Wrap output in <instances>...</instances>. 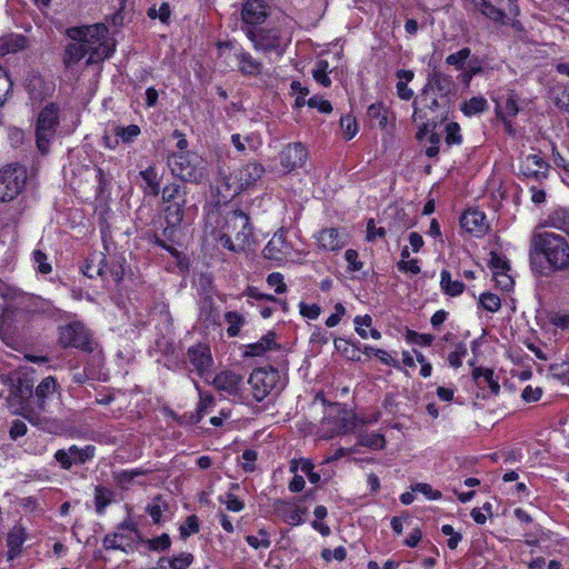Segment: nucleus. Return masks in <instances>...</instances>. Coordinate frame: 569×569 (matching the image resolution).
<instances>
[{
	"mask_svg": "<svg viewBox=\"0 0 569 569\" xmlns=\"http://www.w3.org/2000/svg\"><path fill=\"white\" fill-rule=\"evenodd\" d=\"M144 472L140 469L134 470H124L114 473V480L120 487H126L129 485L136 477L143 475Z\"/></svg>",
	"mask_w": 569,
	"mask_h": 569,
	"instance_id": "52",
	"label": "nucleus"
},
{
	"mask_svg": "<svg viewBox=\"0 0 569 569\" xmlns=\"http://www.w3.org/2000/svg\"><path fill=\"white\" fill-rule=\"evenodd\" d=\"M199 531L198 518L194 515L188 516L184 523L180 527V533L183 538H187Z\"/></svg>",
	"mask_w": 569,
	"mask_h": 569,
	"instance_id": "56",
	"label": "nucleus"
},
{
	"mask_svg": "<svg viewBox=\"0 0 569 569\" xmlns=\"http://www.w3.org/2000/svg\"><path fill=\"white\" fill-rule=\"evenodd\" d=\"M241 467L244 471L251 472L254 470V461L257 460V452L252 449H247L241 456Z\"/></svg>",
	"mask_w": 569,
	"mask_h": 569,
	"instance_id": "63",
	"label": "nucleus"
},
{
	"mask_svg": "<svg viewBox=\"0 0 569 569\" xmlns=\"http://www.w3.org/2000/svg\"><path fill=\"white\" fill-rule=\"evenodd\" d=\"M291 247L287 241L286 232L279 230L269 240L263 249V256L270 260H282L290 254Z\"/></svg>",
	"mask_w": 569,
	"mask_h": 569,
	"instance_id": "20",
	"label": "nucleus"
},
{
	"mask_svg": "<svg viewBox=\"0 0 569 569\" xmlns=\"http://www.w3.org/2000/svg\"><path fill=\"white\" fill-rule=\"evenodd\" d=\"M59 342L64 348L73 347L86 351L92 350L89 331L77 321L59 327Z\"/></svg>",
	"mask_w": 569,
	"mask_h": 569,
	"instance_id": "12",
	"label": "nucleus"
},
{
	"mask_svg": "<svg viewBox=\"0 0 569 569\" xmlns=\"http://www.w3.org/2000/svg\"><path fill=\"white\" fill-rule=\"evenodd\" d=\"M279 371L270 368L254 369L249 377V385L252 389V395L257 401H262L267 396L277 387L279 382Z\"/></svg>",
	"mask_w": 569,
	"mask_h": 569,
	"instance_id": "10",
	"label": "nucleus"
},
{
	"mask_svg": "<svg viewBox=\"0 0 569 569\" xmlns=\"http://www.w3.org/2000/svg\"><path fill=\"white\" fill-rule=\"evenodd\" d=\"M82 272L88 278L103 277L104 271V257L102 253H93L87 260L82 267Z\"/></svg>",
	"mask_w": 569,
	"mask_h": 569,
	"instance_id": "31",
	"label": "nucleus"
},
{
	"mask_svg": "<svg viewBox=\"0 0 569 569\" xmlns=\"http://www.w3.org/2000/svg\"><path fill=\"white\" fill-rule=\"evenodd\" d=\"M259 536H247L246 540L249 546H251L254 549L259 548H269L271 545V541L268 537V533L264 529L259 530Z\"/></svg>",
	"mask_w": 569,
	"mask_h": 569,
	"instance_id": "50",
	"label": "nucleus"
},
{
	"mask_svg": "<svg viewBox=\"0 0 569 569\" xmlns=\"http://www.w3.org/2000/svg\"><path fill=\"white\" fill-rule=\"evenodd\" d=\"M548 223L569 236V209L558 208L553 210L548 217Z\"/></svg>",
	"mask_w": 569,
	"mask_h": 569,
	"instance_id": "36",
	"label": "nucleus"
},
{
	"mask_svg": "<svg viewBox=\"0 0 569 569\" xmlns=\"http://www.w3.org/2000/svg\"><path fill=\"white\" fill-rule=\"evenodd\" d=\"M340 126H341V129H342L345 136L348 139L353 138L358 131V126H357L356 119L352 118L351 116L341 117Z\"/></svg>",
	"mask_w": 569,
	"mask_h": 569,
	"instance_id": "55",
	"label": "nucleus"
},
{
	"mask_svg": "<svg viewBox=\"0 0 569 569\" xmlns=\"http://www.w3.org/2000/svg\"><path fill=\"white\" fill-rule=\"evenodd\" d=\"M471 50L469 48H462L458 52L451 53L446 58V62L449 66L456 67L461 70L465 66L466 60L470 57Z\"/></svg>",
	"mask_w": 569,
	"mask_h": 569,
	"instance_id": "46",
	"label": "nucleus"
},
{
	"mask_svg": "<svg viewBox=\"0 0 569 569\" xmlns=\"http://www.w3.org/2000/svg\"><path fill=\"white\" fill-rule=\"evenodd\" d=\"M308 157L306 148L301 143H290L279 153L283 172H290L305 164Z\"/></svg>",
	"mask_w": 569,
	"mask_h": 569,
	"instance_id": "16",
	"label": "nucleus"
},
{
	"mask_svg": "<svg viewBox=\"0 0 569 569\" xmlns=\"http://www.w3.org/2000/svg\"><path fill=\"white\" fill-rule=\"evenodd\" d=\"M467 355V347L463 342L455 345V349L448 355V362L452 368H459Z\"/></svg>",
	"mask_w": 569,
	"mask_h": 569,
	"instance_id": "47",
	"label": "nucleus"
},
{
	"mask_svg": "<svg viewBox=\"0 0 569 569\" xmlns=\"http://www.w3.org/2000/svg\"><path fill=\"white\" fill-rule=\"evenodd\" d=\"M480 306L490 312H497L501 307L500 298L491 292H483L479 298Z\"/></svg>",
	"mask_w": 569,
	"mask_h": 569,
	"instance_id": "45",
	"label": "nucleus"
},
{
	"mask_svg": "<svg viewBox=\"0 0 569 569\" xmlns=\"http://www.w3.org/2000/svg\"><path fill=\"white\" fill-rule=\"evenodd\" d=\"M367 114L375 124L385 129L388 121V110L382 103H372L367 110Z\"/></svg>",
	"mask_w": 569,
	"mask_h": 569,
	"instance_id": "39",
	"label": "nucleus"
},
{
	"mask_svg": "<svg viewBox=\"0 0 569 569\" xmlns=\"http://www.w3.org/2000/svg\"><path fill=\"white\" fill-rule=\"evenodd\" d=\"M397 267L399 271L410 274H418L421 271L417 259L400 260Z\"/></svg>",
	"mask_w": 569,
	"mask_h": 569,
	"instance_id": "62",
	"label": "nucleus"
},
{
	"mask_svg": "<svg viewBox=\"0 0 569 569\" xmlns=\"http://www.w3.org/2000/svg\"><path fill=\"white\" fill-rule=\"evenodd\" d=\"M306 512L305 509H300L298 507H293V506H284V510H283V520L291 525V526H298L300 523H302V515Z\"/></svg>",
	"mask_w": 569,
	"mask_h": 569,
	"instance_id": "44",
	"label": "nucleus"
},
{
	"mask_svg": "<svg viewBox=\"0 0 569 569\" xmlns=\"http://www.w3.org/2000/svg\"><path fill=\"white\" fill-rule=\"evenodd\" d=\"M489 256V267L492 270L493 276L501 274L505 271L510 270L509 261L503 256H500L496 251H491Z\"/></svg>",
	"mask_w": 569,
	"mask_h": 569,
	"instance_id": "42",
	"label": "nucleus"
},
{
	"mask_svg": "<svg viewBox=\"0 0 569 569\" xmlns=\"http://www.w3.org/2000/svg\"><path fill=\"white\" fill-rule=\"evenodd\" d=\"M220 54H224V50H233L234 59L237 60L238 70L243 76L257 77L262 72V63L254 59L249 52L242 48H237L232 42H221L218 44Z\"/></svg>",
	"mask_w": 569,
	"mask_h": 569,
	"instance_id": "15",
	"label": "nucleus"
},
{
	"mask_svg": "<svg viewBox=\"0 0 569 569\" xmlns=\"http://www.w3.org/2000/svg\"><path fill=\"white\" fill-rule=\"evenodd\" d=\"M440 276V287L446 295L456 297L463 292L465 284L459 280H452L448 270H442Z\"/></svg>",
	"mask_w": 569,
	"mask_h": 569,
	"instance_id": "34",
	"label": "nucleus"
},
{
	"mask_svg": "<svg viewBox=\"0 0 569 569\" xmlns=\"http://www.w3.org/2000/svg\"><path fill=\"white\" fill-rule=\"evenodd\" d=\"M357 333L362 338H369L367 328H371L372 318L369 315L357 316L353 320Z\"/></svg>",
	"mask_w": 569,
	"mask_h": 569,
	"instance_id": "51",
	"label": "nucleus"
},
{
	"mask_svg": "<svg viewBox=\"0 0 569 569\" xmlns=\"http://www.w3.org/2000/svg\"><path fill=\"white\" fill-rule=\"evenodd\" d=\"M472 378L479 386H487L489 381L493 380V371L487 368H475Z\"/></svg>",
	"mask_w": 569,
	"mask_h": 569,
	"instance_id": "57",
	"label": "nucleus"
},
{
	"mask_svg": "<svg viewBox=\"0 0 569 569\" xmlns=\"http://www.w3.org/2000/svg\"><path fill=\"white\" fill-rule=\"evenodd\" d=\"M548 163L538 154H529L521 166V172L527 178L541 180L547 177Z\"/></svg>",
	"mask_w": 569,
	"mask_h": 569,
	"instance_id": "24",
	"label": "nucleus"
},
{
	"mask_svg": "<svg viewBox=\"0 0 569 569\" xmlns=\"http://www.w3.org/2000/svg\"><path fill=\"white\" fill-rule=\"evenodd\" d=\"M114 492L103 486H97L94 489L96 511L102 515L106 508L113 501Z\"/></svg>",
	"mask_w": 569,
	"mask_h": 569,
	"instance_id": "37",
	"label": "nucleus"
},
{
	"mask_svg": "<svg viewBox=\"0 0 569 569\" xmlns=\"http://www.w3.org/2000/svg\"><path fill=\"white\" fill-rule=\"evenodd\" d=\"M33 261L37 263V269L41 273H49L51 272V264L47 262V256L41 250H34L33 251Z\"/></svg>",
	"mask_w": 569,
	"mask_h": 569,
	"instance_id": "61",
	"label": "nucleus"
},
{
	"mask_svg": "<svg viewBox=\"0 0 569 569\" xmlns=\"http://www.w3.org/2000/svg\"><path fill=\"white\" fill-rule=\"evenodd\" d=\"M263 173L264 169L261 164L257 162H248L230 174L227 182L228 189L232 191L233 194L239 193L254 184Z\"/></svg>",
	"mask_w": 569,
	"mask_h": 569,
	"instance_id": "9",
	"label": "nucleus"
},
{
	"mask_svg": "<svg viewBox=\"0 0 569 569\" xmlns=\"http://www.w3.org/2000/svg\"><path fill=\"white\" fill-rule=\"evenodd\" d=\"M167 509V503L160 496L156 497L152 502L148 506L147 511L152 518L154 523L160 522L163 510Z\"/></svg>",
	"mask_w": 569,
	"mask_h": 569,
	"instance_id": "48",
	"label": "nucleus"
},
{
	"mask_svg": "<svg viewBox=\"0 0 569 569\" xmlns=\"http://www.w3.org/2000/svg\"><path fill=\"white\" fill-rule=\"evenodd\" d=\"M56 391H57V382H56L54 378H52V377L44 378L38 385V387L36 388V392H34V399H36L37 407L39 408V410L42 411L46 409L47 399H50L51 397H53Z\"/></svg>",
	"mask_w": 569,
	"mask_h": 569,
	"instance_id": "26",
	"label": "nucleus"
},
{
	"mask_svg": "<svg viewBox=\"0 0 569 569\" xmlns=\"http://www.w3.org/2000/svg\"><path fill=\"white\" fill-rule=\"evenodd\" d=\"M67 36L71 40L63 54V63L68 69L79 63L86 56L87 66L98 64L109 58L114 49L109 30L103 23L69 28Z\"/></svg>",
	"mask_w": 569,
	"mask_h": 569,
	"instance_id": "1",
	"label": "nucleus"
},
{
	"mask_svg": "<svg viewBox=\"0 0 569 569\" xmlns=\"http://www.w3.org/2000/svg\"><path fill=\"white\" fill-rule=\"evenodd\" d=\"M413 492L422 493L429 500H439L442 495L440 491L432 489L428 483L419 482L411 487Z\"/></svg>",
	"mask_w": 569,
	"mask_h": 569,
	"instance_id": "54",
	"label": "nucleus"
},
{
	"mask_svg": "<svg viewBox=\"0 0 569 569\" xmlns=\"http://www.w3.org/2000/svg\"><path fill=\"white\" fill-rule=\"evenodd\" d=\"M246 34L253 43L256 50L264 52L274 50L279 54L283 52V47L290 41V38L278 28L269 30L248 28Z\"/></svg>",
	"mask_w": 569,
	"mask_h": 569,
	"instance_id": "6",
	"label": "nucleus"
},
{
	"mask_svg": "<svg viewBox=\"0 0 569 569\" xmlns=\"http://www.w3.org/2000/svg\"><path fill=\"white\" fill-rule=\"evenodd\" d=\"M59 126V108L54 103L46 106L39 113L36 122V146L42 153L50 151Z\"/></svg>",
	"mask_w": 569,
	"mask_h": 569,
	"instance_id": "5",
	"label": "nucleus"
},
{
	"mask_svg": "<svg viewBox=\"0 0 569 569\" xmlns=\"http://www.w3.org/2000/svg\"><path fill=\"white\" fill-rule=\"evenodd\" d=\"M531 249L545 258L552 272L569 268V242L563 236L550 231L536 232L531 238Z\"/></svg>",
	"mask_w": 569,
	"mask_h": 569,
	"instance_id": "2",
	"label": "nucleus"
},
{
	"mask_svg": "<svg viewBox=\"0 0 569 569\" xmlns=\"http://www.w3.org/2000/svg\"><path fill=\"white\" fill-rule=\"evenodd\" d=\"M167 164L174 177L186 182L201 183L208 178L206 160L194 152H172Z\"/></svg>",
	"mask_w": 569,
	"mask_h": 569,
	"instance_id": "3",
	"label": "nucleus"
},
{
	"mask_svg": "<svg viewBox=\"0 0 569 569\" xmlns=\"http://www.w3.org/2000/svg\"><path fill=\"white\" fill-rule=\"evenodd\" d=\"M316 240L320 249L326 251H339L347 244L346 234L336 228H326L316 234Z\"/></svg>",
	"mask_w": 569,
	"mask_h": 569,
	"instance_id": "19",
	"label": "nucleus"
},
{
	"mask_svg": "<svg viewBox=\"0 0 569 569\" xmlns=\"http://www.w3.org/2000/svg\"><path fill=\"white\" fill-rule=\"evenodd\" d=\"M212 366L213 359L209 346L199 343L188 349L186 367L190 372H197L199 377L207 379Z\"/></svg>",
	"mask_w": 569,
	"mask_h": 569,
	"instance_id": "11",
	"label": "nucleus"
},
{
	"mask_svg": "<svg viewBox=\"0 0 569 569\" xmlns=\"http://www.w3.org/2000/svg\"><path fill=\"white\" fill-rule=\"evenodd\" d=\"M26 539H27L26 529L20 525L14 526L9 531L8 538H7V543H8V548H9L8 556L10 559H13L14 557H17L20 553L21 547L24 543Z\"/></svg>",
	"mask_w": 569,
	"mask_h": 569,
	"instance_id": "29",
	"label": "nucleus"
},
{
	"mask_svg": "<svg viewBox=\"0 0 569 569\" xmlns=\"http://www.w3.org/2000/svg\"><path fill=\"white\" fill-rule=\"evenodd\" d=\"M462 142V136L460 133V126L457 122H449L446 126V143L460 144Z\"/></svg>",
	"mask_w": 569,
	"mask_h": 569,
	"instance_id": "49",
	"label": "nucleus"
},
{
	"mask_svg": "<svg viewBox=\"0 0 569 569\" xmlns=\"http://www.w3.org/2000/svg\"><path fill=\"white\" fill-rule=\"evenodd\" d=\"M243 385V377L230 370H224L214 376L212 386L228 396H239Z\"/></svg>",
	"mask_w": 569,
	"mask_h": 569,
	"instance_id": "18",
	"label": "nucleus"
},
{
	"mask_svg": "<svg viewBox=\"0 0 569 569\" xmlns=\"http://www.w3.org/2000/svg\"><path fill=\"white\" fill-rule=\"evenodd\" d=\"M224 320L228 323V336L231 338L237 337L244 325V317L237 311H228L224 315Z\"/></svg>",
	"mask_w": 569,
	"mask_h": 569,
	"instance_id": "41",
	"label": "nucleus"
},
{
	"mask_svg": "<svg viewBox=\"0 0 569 569\" xmlns=\"http://www.w3.org/2000/svg\"><path fill=\"white\" fill-rule=\"evenodd\" d=\"M242 20L247 24L261 23L266 18L264 6L259 0H247L242 8Z\"/></svg>",
	"mask_w": 569,
	"mask_h": 569,
	"instance_id": "25",
	"label": "nucleus"
},
{
	"mask_svg": "<svg viewBox=\"0 0 569 569\" xmlns=\"http://www.w3.org/2000/svg\"><path fill=\"white\" fill-rule=\"evenodd\" d=\"M161 198L164 203V219L170 229L177 228L184 219L186 211H190L193 207L186 209L187 189L178 183H169L161 190Z\"/></svg>",
	"mask_w": 569,
	"mask_h": 569,
	"instance_id": "4",
	"label": "nucleus"
},
{
	"mask_svg": "<svg viewBox=\"0 0 569 569\" xmlns=\"http://www.w3.org/2000/svg\"><path fill=\"white\" fill-rule=\"evenodd\" d=\"M171 545L170 537L167 533L149 540V548L154 551H164Z\"/></svg>",
	"mask_w": 569,
	"mask_h": 569,
	"instance_id": "60",
	"label": "nucleus"
},
{
	"mask_svg": "<svg viewBox=\"0 0 569 569\" xmlns=\"http://www.w3.org/2000/svg\"><path fill=\"white\" fill-rule=\"evenodd\" d=\"M113 133L119 139V143L131 144L141 134V129L137 124L116 126Z\"/></svg>",
	"mask_w": 569,
	"mask_h": 569,
	"instance_id": "33",
	"label": "nucleus"
},
{
	"mask_svg": "<svg viewBox=\"0 0 569 569\" xmlns=\"http://www.w3.org/2000/svg\"><path fill=\"white\" fill-rule=\"evenodd\" d=\"M267 283L274 288L277 293H283L287 290V286L283 281V276L280 272H272L267 277Z\"/></svg>",
	"mask_w": 569,
	"mask_h": 569,
	"instance_id": "59",
	"label": "nucleus"
},
{
	"mask_svg": "<svg viewBox=\"0 0 569 569\" xmlns=\"http://www.w3.org/2000/svg\"><path fill=\"white\" fill-rule=\"evenodd\" d=\"M472 8L485 16L487 19L496 23L497 26H511L517 27L518 22L513 20L508 13L496 8L491 2L487 0H469Z\"/></svg>",
	"mask_w": 569,
	"mask_h": 569,
	"instance_id": "17",
	"label": "nucleus"
},
{
	"mask_svg": "<svg viewBox=\"0 0 569 569\" xmlns=\"http://www.w3.org/2000/svg\"><path fill=\"white\" fill-rule=\"evenodd\" d=\"M519 97L515 91H508L499 96L496 102V113L498 118H515L519 113Z\"/></svg>",
	"mask_w": 569,
	"mask_h": 569,
	"instance_id": "23",
	"label": "nucleus"
},
{
	"mask_svg": "<svg viewBox=\"0 0 569 569\" xmlns=\"http://www.w3.org/2000/svg\"><path fill=\"white\" fill-rule=\"evenodd\" d=\"M214 405L213 396L204 392H200V399L197 407V421H200L207 410Z\"/></svg>",
	"mask_w": 569,
	"mask_h": 569,
	"instance_id": "53",
	"label": "nucleus"
},
{
	"mask_svg": "<svg viewBox=\"0 0 569 569\" xmlns=\"http://www.w3.org/2000/svg\"><path fill=\"white\" fill-rule=\"evenodd\" d=\"M220 501L226 503L227 509L232 512H239L244 508L243 501H241L236 495L227 493L224 498H220Z\"/></svg>",
	"mask_w": 569,
	"mask_h": 569,
	"instance_id": "58",
	"label": "nucleus"
},
{
	"mask_svg": "<svg viewBox=\"0 0 569 569\" xmlns=\"http://www.w3.org/2000/svg\"><path fill=\"white\" fill-rule=\"evenodd\" d=\"M488 108V102L483 97H472L465 101L461 106V111L468 116H475L483 112Z\"/></svg>",
	"mask_w": 569,
	"mask_h": 569,
	"instance_id": "38",
	"label": "nucleus"
},
{
	"mask_svg": "<svg viewBox=\"0 0 569 569\" xmlns=\"http://www.w3.org/2000/svg\"><path fill=\"white\" fill-rule=\"evenodd\" d=\"M231 143L239 152H244L247 150V146L250 150H256L261 144V141L254 133L244 137L240 133H233L231 136Z\"/></svg>",
	"mask_w": 569,
	"mask_h": 569,
	"instance_id": "35",
	"label": "nucleus"
},
{
	"mask_svg": "<svg viewBox=\"0 0 569 569\" xmlns=\"http://www.w3.org/2000/svg\"><path fill=\"white\" fill-rule=\"evenodd\" d=\"M460 224L467 232L477 237L485 234L488 230L486 216L479 210L466 211L460 219Z\"/></svg>",
	"mask_w": 569,
	"mask_h": 569,
	"instance_id": "21",
	"label": "nucleus"
},
{
	"mask_svg": "<svg viewBox=\"0 0 569 569\" xmlns=\"http://www.w3.org/2000/svg\"><path fill=\"white\" fill-rule=\"evenodd\" d=\"M274 337L276 335L273 332H268L259 341L248 345L246 347L244 356L260 357L264 355L266 351L277 348L278 345L276 343Z\"/></svg>",
	"mask_w": 569,
	"mask_h": 569,
	"instance_id": "28",
	"label": "nucleus"
},
{
	"mask_svg": "<svg viewBox=\"0 0 569 569\" xmlns=\"http://www.w3.org/2000/svg\"><path fill=\"white\" fill-rule=\"evenodd\" d=\"M139 539V532L134 523L126 520L117 527V531L103 538L102 545L106 550H122L128 552Z\"/></svg>",
	"mask_w": 569,
	"mask_h": 569,
	"instance_id": "8",
	"label": "nucleus"
},
{
	"mask_svg": "<svg viewBox=\"0 0 569 569\" xmlns=\"http://www.w3.org/2000/svg\"><path fill=\"white\" fill-rule=\"evenodd\" d=\"M139 174L146 183V191L151 196H158L161 191V177L158 174L157 169L153 166H150L140 171Z\"/></svg>",
	"mask_w": 569,
	"mask_h": 569,
	"instance_id": "32",
	"label": "nucleus"
},
{
	"mask_svg": "<svg viewBox=\"0 0 569 569\" xmlns=\"http://www.w3.org/2000/svg\"><path fill=\"white\" fill-rule=\"evenodd\" d=\"M224 229L238 241V244H249L252 236V227L250 226L248 214L244 212L234 210L228 213Z\"/></svg>",
	"mask_w": 569,
	"mask_h": 569,
	"instance_id": "14",
	"label": "nucleus"
},
{
	"mask_svg": "<svg viewBox=\"0 0 569 569\" xmlns=\"http://www.w3.org/2000/svg\"><path fill=\"white\" fill-rule=\"evenodd\" d=\"M96 456V447L88 445L78 447L70 446L68 449H59L54 453V460L63 470H69L73 465H83L92 460Z\"/></svg>",
	"mask_w": 569,
	"mask_h": 569,
	"instance_id": "13",
	"label": "nucleus"
},
{
	"mask_svg": "<svg viewBox=\"0 0 569 569\" xmlns=\"http://www.w3.org/2000/svg\"><path fill=\"white\" fill-rule=\"evenodd\" d=\"M193 561V556L189 552H181L174 557H161L158 565L161 569H188Z\"/></svg>",
	"mask_w": 569,
	"mask_h": 569,
	"instance_id": "30",
	"label": "nucleus"
},
{
	"mask_svg": "<svg viewBox=\"0 0 569 569\" xmlns=\"http://www.w3.org/2000/svg\"><path fill=\"white\" fill-rule=\"evenodd\" d=\"M358 258H359V254L353 249H348L345 252V259H346V261L349 264V270L350 271H360L362 269L363 263L361 261H359Z\"/></svg>",
	"mask_w": 569,
	"mask_h": 569,
	"instance_id": "64",
	"label": "nucleus"
},
{
	"mask_svg": "<svg viewBox=\"0 0 569 569\" xmlns=\"http://www.w3.org/2000/svg\"><path fill=\"white\" fill-rule=\"evenodd\" d=\"M357 427V417L347 410L339 412L335 420V427L330 430H323L322 438L331 439L337 435H346Z\"/></svg>",
	"mask_w": 569,
	"mask_h": 569,
	"instance_id": "22",
	"label": "nucleus"
},
{
	"mask_svg": "<svg viewBox=\"0 0 569 569\" xmlns=\"http://www.w3.org/2000/svg\"><path fill=\"white\" fill-rule=\"evenodd\" d=\"M329 63L327 60H319L316 63L315 69L312 70V76L315 80L322 84L323 87H329L331 84V80L328 77Z\"/></svg>",
	"mask_w": 569,
	"mask_h": 569,
	"instance_id": "43",
	"label": "nucleus"
},
{
	"mask_svg": "<svg viewBox=\"0 0 569 569\" xmlns=\"http://www.w3.org/2000/svg\"><path fill=\"white\" fill-rule=\"evenodd\" d=\"M27 171L22 166L10 164L0 170V201L13 200L23 189Z\"/></svg>",
	"mask_w": 569,
	"mask_h": 569,
	"instance_id": "7",
	"label": "nucleus"
},
{
	"mask_svg": "<svg viewBox=\"0 0 569 569\" xmlns=\"http://www.w3.org/2000/svg\"><path fill=\"white\" fill-rule=\"evenodd\" d=\"M385 445H386V439H385L383 435L366 433V435H360L358 442L355 447L357 448V446H362V447H368L372 450H379V449H383Z\"/></svg>",
	"mask_w": 569,
	"mask_h": 569,
	"instance_id": "40",
	"label": "nucleus"
},
{
	"mask_svg": "<svg viewBox=\"0 0 569 569\" xmlns=\"http://www.w3.org/2000/svg\"><path fill=\"white\" fill-rule=\"evenodd\" d=\"M452 82L450 78L441 72H432L426 84L425 94H428V91H437L441 96H446L451 92Z\"/></svg>",
	"mask_w": 569,
	"mask_h": 569,
	"instance_id": "27",
	"label": "nucleus"
}]
</instances>
